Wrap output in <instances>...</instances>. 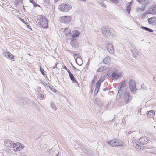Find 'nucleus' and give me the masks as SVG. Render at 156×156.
Listing matches in <instances>:
<instances>
[{
	"instance_id": "nucleus-21",
	"label": "nucleus",
	"mask_w": 156,
	"mask_h": 156,
	"mask_svg": "<svg viewBox=\"0 0 156 156\" xmlns=\"http://www.w3.org/2000/svg\"><path fill=\"white\" fill-rule=\"evenodd\" d=\"M5 143L8 146L10 147H12V146L13 144L12 142L9 140H5Z\"/></svg>"
},
{
	"instance_id": "nucleus-12",
	"label": "nucleus",
	"mask_w": 156,
	"mask_h": 156,
	"mask_svg": "<svg viewBox=\"0 0 156 156\" xmlns=\"http://www.w3.org/2000/svg\"><path fill=\"white\" fill-rule=\"evenodd\" d=\"M107 50L110 54H112L114 52V49L112 44L108 42L107 44Z\"/></svg>"
},
{
	"instance_id": "nucleus-17",
	"label": "nucleus",
	"mask_w": 156,
	"mask_h": 156,
	"mask_svg": "<svg viewBox=\"0 0 156 156\" xmlns=\"http://www.w3.org/2000/svg\"><path fill=\"white\" fill-rule=\"evenodd\" d=\"M3 54L4 55L9 59H11L12 58H14L13 55L10 53L5 52Z\"/></svg>"
},
{
	"instance_id": "nucleus-9",
	"label": "nucleus",
	"mask_w": 156,
	"mask_h": 156,
	"mask_svg": "<svg viewBox=\"0 0 156 156\" xmlns=\"http://www.w3.org/2000/svg\"><path fill=\"white\" fill-rule=\"evenodd\" d=\"M72 19L70 16H65L60 18V22L62 23L68 24L70 22Z\"/></svg>"
},
{
	"instance_id": "nucleus-45",
	"label": "nucleus",
	"mask_w": 156,
	"mask_h": 156,
	"mask_svg": "<svg viewBox=\"0 0 156 156\" xmlns=\"http://www.w3.org/2000/svg\"><path fill=\"white\" fill-rule=\"evenodd\" d=\"M16 145H17V146L18 147H19V146L20 145V142H17L16 143Z\"/></svg>"
},
{
	"instance_id": "nucleus-52",
	"label": "nucleus",
	"mask_w": 156,
	"mask_h": 156,
	"mask_svg": "<svg viewBox=\"0 0 156 156\" xmlns=\"http://www.w3.org/2000/svg\"><path fill=\"white\" fill-rule=\"evenodd\" d=\"M141 87L143 89H144V88L143 87V86L142 85L141 86Z\"/></svg>"
},
{
	"instance_id": "nucleus-44",
	"label": "nucleus",
	"mask_w": 156,
	"mask_h": 156,
	"mask_svg": "<svg viewBox=\"0 0 156 156\" xmlns=\"http://www.w3.org/2000/svg\"><path fill=\"white\" fill-rule=\"evenodd\" d=\"M63 68L64 69H66V70H67V71H68V70H69L67 69V68L65 66H63Z\"/></svg>"
},
{
	"instance_id": "nucleus-2",
	"label": "nucleus",
	"mask_w": 156,
	"mask_h": 156,
	"mask_svg": "<svg viewBox=\"0 0 156 156\" xmlns=\"http://www.w3.org/2000/svg\"><path fill=\"white\" fill-rule=\"evenodd\" d=\"M107 75H108L109 76L117 79L121 76V74L119 72L118 73L115 68H109V72Z\"/></svg>"
},
{
	"instance_id": "nucleus-49",
	"label": "nucleus",
	"mask_w": 156,
	"mask_h": 156,
	"mask_svg": "<svg viewBox=\"0 0 156 156\" xmlns=\"http://www.w3.org/2000/svg\"><path fill=\"white\" fill-rule=\"evenodd\" d=\"M23 23L25 24L26 25H27L28 24L27 22H25V21L24 23Z\"/></svg>"
},
{
	"instance_id": "nucleus-54",
	"label": "nucleus",
	"mask_w": 156,
	"mask_h": 156,
	"mask_svg": "<svg viewBox=\"0 0 156 156\" xmlns=\"http://www.w3.org/2000/svg\"><path fill=\"white\" fill-rule=\"evenodd\" d=\"M139 111H140V112L141 111L140 109V110H139Z\"/></svg>"
},
{
	"instance_id": "nucleus-14",
	"label": "nucleus",
	"mask_w": 156,
	"mask_h": 156,
	"mask_svg": "<svg viewBox=\"0 0 156 156\" xmlns=\"http://www.w3.org/2000/svg\"><path fill=\"white\" fill-rule=\"evenodd\" d=\"M68 73L69 74V78L72 82L73 83H76L78 85V83L75 79L73 75L71 73L69 70H68Z\"/></svg>"
},
{
	"instance_id": "nucleus-29",
	"label": "nucleus",
	"mask_w": 156,
	"mask_h": 156,
	"mask_svg": "<svg viewBox=\"0 0 156 156\" xmlns=\"http://www.w3.org/2000/svg\"><path fill=\"white\" fill-rule=\"evenodd\" d=\"M40 71L41 72L42 74L43 75H45V74L44 73V72H45L44 70L42 68L41 66H40Z\"/></svg>"
},
{
	"instance_id": "nucleus-13",
	"label": "nucleus",
	"mask_w": 156,
	"mask_h": 156,
	"mask_svg": "<svg viewBox=\"0 0 156 156\" xmlns=\"http://www.w3.org/2000/svg\"><path fill=\"white\" fill-rule=\"evenodd\" d=\"M149 23L152 25H155L156 24V17L154 16L147 19Z\"/></svg>"
},
{
	"instance_id": "nucleus-50",
	"label": "nucleus",
	"mask_w": 156,
	"mask_h": 156,
	"mask_svg": "<svg viewBox=\"0 0 156 156\" xmlns=\"http://www.w3.org/2000/svg\"><path fill=\"white\" fill-rule=\"evenodd\" d=\"M93 89H92V88H91V91H92V92H93Z\"/></svg>"
},
{
	"instance_id": "nucleus-19",
	"label": "nucleus",
	"mask_w": 156,
	"mask_h": 156,
	"mask_svg": "<svg viewBox=\"0 0 156 156\" xmlns=\"http://www.w3.org/2000/svg\"><path fill=\"white\" fill-rule=\"evenodd\" d=\"M103 62L106 64H110L111 62V60L109 57H107L104 58Z\"/></svg>"
},
{
	"instance_id": "nucleus-26",
	"label": "nucleus",
	"mask_w": 156,
	"mask_h": 156,
	"mask_svg": "<svg viewBox=\"0 0 156 156\" xmlns=\"http://www.w3.org/2000/svg\"><path fill=\"white\" fill-rule=\"evenodd\" d=\"M100 86L98 85H96V87L94 92V94L95 95H97Z\"/></svg>"
},
{
	"instance_id": "nucleus-24",
	"label": "nucleus",
	"mask_w": 156,
	"mask_h": 156,
	"mask_svg": "<svg viewBox=\"0 0 156 156\" xmlns=\"http://www.w3.org/2000/svg\"><path fill=\"white\" fill-rule=\"evenodd\" d=\"M64 33L66 36H67L68 34L71 33V30L68 27L65 29Z\"/></svg>"
},
{
	"instance_id": "nucleus-15",
	"label": "nucleus",
	"mask_w": 156,
	"mask_h": 156,
	"mask_svg": "<svg viewBox=\"0 0 156 156\" xmlns=\"http://www.w3.org/2000/svg\"><path fill=\"white\" fill-rule=\"evenodd\" d=\"M146 114L148 118H152L155 115V112L154 110H151L147 112Z\"/></svg>"
},
{
	"instance_id": "nucleus-22",
	"label": "nucleus",
	"mask_w": 156,
	"mask_h": 156,
	"mask_svg": "<svg viewBox=\"0 0 156 156\" xmlns=\"http://www.w3.org/2000/svg\"><path fill=\"white\" fill-rule=\"evenodd\" d=\"M109 68H105L104 66H102L101 67H100L98 70L97 71L98 72H103L104 70H106V71H108L109 72Z\"/></svg>"
},
{
	"instance_id": "nucleus-40",
	"label": "nucleus",
	"mask_w": 156,
	"mask_h": 156,
	"mask_svg": "<svg viewBox=\"0 0 156 156\" xmlns=\"http://www.w3.org/2000/svg\"><path fill=\"white\" fill-rule=\"evenodd\" d=\"M30 2L33 4H35V2L34 0H30Z\"/></svg>"
},
{
	"instance_id": "nucleus-30",
	"label": "nucleus",
	"mask_w": 156,
	"mask_h": 156,
	"mask_svg": "<svg viewBox=\"0 0 156 156\" xmlns=\"http://www.w3.org/2000/svg\"><path fill=\"white\" fill-rule=\"evenodd\" d=\"M100 3L101 4V6L103 7H106V5L105 4V3L103 2V1L101 2H100Z\"/></svg>"
},
{
	"instance_id": "nucleus-28",
	"label": "nucleus",
	"mask_w": 156,
	"mask_h": 156,
	"mask_svg": "<svg viewBox=\"0 0 156 156\" xmlns=\"http://www.w3.org/2000/svg\"><path fill=\"white\" fill-rule=\"evenodd\" d=\"M137 10L138 11H142L144 10V7L142 6L141 8H138L137 9Z\"/></svg>"
},
{
	"instance_id": "nucleus-5",
	"label": "nucleus",
	"mask_w": 156,
	"mask_h": 156,
	"mask_svg": "<svg viewBox=\"0 0 156 156\" xmlns=\"http://www.w3.org/2000/svg\"><path fill=\"white\" fill-rule=\"evenodd\" d=\"M149 138L146 136L142 137L139 139L138 140V144L141 146V148L142 150H143L144 148V145L147 144L149 141Z\"/></svg>"
},
{
	"instance_id": "nucleus-48",
	"label": "nucleus",
	"mask_w": 156,
	"mask_h": 156,
	"mask_svg": "<svg viewBox=\"0 0 156 156\" xmlns=\"http://www.w3.org/2000/svg\"><path fill=\"white\" fill-rule=\"evenodd\" d=\"M132 132H131V131H129V132H128V134H130Z\"/></svg>"
},
{
	"instance_id": "nucleus-31",
	"label": "nucleus",
	"mask_w": 156,
	"mask_h": 156,
	"mask_svg": "<svg viewBox=\"0 0 156 156\" xmlns=\"http://www.w3.org/2000/svg\"><path fill=\"white\" fill-rule=\"evenodd\" d=\"M51 107H52V108L54 109H55L56 108V106L53 103H51Z\"/></svg>"
},
{
	"instance_id": "nucleus-43",
	"label": "nucleus",
	"mask_w": 156,
	"mask_h": 156,
	"mask_svg": "<svg viewBox=\"0 0 156 156\" xmlns=\"http://www.w3.org/2000/svg\"><path fill=\"white\" fill-rule=\"evenodd\" d=\"M80 59V60H81V64H79L78 63H77V62L76 61V63H77V64H78L79 66H81V65L83 64V61H82V60L81 59Z\"/></svg>"
},
{
	"instance_id": "nucleus-32",
	"label": "nucleus",
	"mask_w": 156,
	"mask_h": 156,
	"mask_svg": "<svg viewBox=\"0 0 156 156\" xmlns=\"http://www.w3.org/2000/svg\"><path fill=\"white\" fill-rule=\"evenodd\" d=\"M97 79V77L96 76H94V77L93 80L92 82V84H93L95 82V81Z\"/></svg>"
},
{
	"instance_id": "nucleus-18",
	"label": "nucleus",
	"mask_w": 156,
	"mask_h": 156,
	"mask_svg": "<svg viewBox=\"0 0 156 156\" xmlns=\"http://www.w3.org/2000/svg\"><path fill=\"white\" fill-rule=\"evenodd\" d=\"M133 143L134 146L136 149H139V150H142L141 148V146H140V144H138V141L137 142L133 141Z\"/></svg>"
},
{
	"instance_id": "nucleus-39",
	"label": "nucleus",
	"mask_w": 156,
	"mask_h": 156,
	"mask_svg": "<svg viewBox=\"0 0 156 156\" xmlns=\"http://www.w3.org/2000/svg\"><path fill=\"white\" fill-rule=\"evenodd\" d=\"M19 20L20 21H21L22 22H23V23H24L25 21L23 20L21 18L19 17Z\"/></svg>"
},
{
	"instance_id": "nucleus-20",
	"label": "nucleus",
	"mask_w": 156,
	"mask_h": 156,
	"mask_svg": "<svg viewBox=\"0 0 156 156\" xmlns=\"http://www.w3.org/2000/svg\"><path fill=\"white\" fill-rule=\"evenodd\" d=\"M139 3L143 5H146L149 3L148 0H138Z\"/></svg>"
},
{
	"instance_id": "nucleus-41",
	"label": "nucleus",
	"mask_w": 156,
	"mask_h": 156,
	"mask_svg": "<svg viewBox=\"0 0 156 156\" xmlns=\"http://www.w3.org/2000/svg\"><path fill=\"white\" fill-rule=\"evenodd\" d=\"M33 5H34V7L39 6V5L37 4V3H36L35 2V4H34Z\"/></svg>"
},
{
	"instance_id": "nucleus-35",
	"label": "nucleus",
	"mask_w": 156,
	"mask_h": 156,
	"mask_svg": "<svg viewBox=\"0 0 156 156\" xmlns=\"http://www.w3.org/2000/svg\"><path fill=\"white\" fill-rule=\"evenodd\" d=\"M71 64L72 67L76 71H80L78 69L76 68L72 63Z\"/></svg>"
},
{
	"instance_id": "nucleus-46",
	"label": "nucleus",
	"mask_w": 156,
	"mask_h": 156,
	"mask_svg": "<svg viewBox=\"0 0 156 156\" xmlns=\"http://www.w3.org/2000/svg\"><path fill=\"white\" fill-rule=\"evenodd\" d=\"M57 63L56 64L55 66H54V67H53V69H55V68H57Z\"/></svg>"
},
{
	"instance_id": "nucleus-34",
	"label": "nucleus",
	"mask_w": 156,
	"mask_h": 156,
	"mask_svg": "<svg viewBox=\"0 0 156 156\" xmlns=\"http://www.w3.org/2000/svg\"><path fill=\"white\" fill-rule=\"evenodd\" d=\"M39 96L41 98L43 99H44L45 98V97L44 96V95L42 94H40Z\"/></svg>"
},
{
	"instance_id": "nucleus-33",
	"label": "nucleus",
	"mask_w": 156,
	"mask_h": 156,
	"mask_svg": "<svg viewBox=\"0 0 156 156\" xmlns=\"http://www.w3.org/2000/svg\"><path fill=\"white\" fill-rule=\"evenodd\" d=\"M19 147L20 149H23L24 148L25 146L23 144L20 143V145Z\"/></svg>"
},
{
	"instance_id": "nucleus-27",
	"label": "nucleus",
	"mask_w": 156,
	"mask_h": 156,
	"mask_svg": "<svg viewBox=\"0 0 156 156\" xmlns=\"http://www.w3.org/2000/svg\"><path fill=\"white\" fill-rule=\"evenodd\" d=\"M131 2H130L129 4L126 7V11L129 14L130 13V5H131Z\"/></svg>"
},
{
	"instance_id": "nucleus-16",
	"label": "nucleus",
	"mask_w": 156,
	"mask_h": 156,
	"mask_svg": "<svg viewBox=\"0 0 156 156\" xmlns=\"http://www.w3.org/2000/svg\"><path fill=\"white\" fill-rule=\"evenodd\" d=\"M129 93L127 92H125L124 94V97L125 99V101L126 103H127L129 101Z\"/></svg>"
},
{
	"instance_id": "nucleus-53",
	"label": "nucleus",
	"mask_w": 156,
	"mask_h": 156,
	"mask_svg": "<svg viewBox=\"0 0 156 156\" xmlns=\"http://www.w3.org/2000/svg\"><path fill=\"white\" fill-rule=\"evenodd\" d=\"M139 111H140V112L141 111L140 109V110H139Z\"/></svg>"
},
{
	"instance_id": "nucleus-37",
	"label": "nucleus",
	"mask_w": 156,
	"mask_h": 156,
	"mask_svg": "<svg viewBox=\"0 0 156 156\" xmlns=\"http://www.w3.org/2000/svg\"><path fill=\"white\" fill-rule=\"evenodd\" d=\"M13 145H12V147H13V148H15V147H16L17 146V145L16 143H13Z\"/></svg>"
},
{
	"instance_id": "nucleus-11",
	"label": "nucleus",
	"mask_w": 156,
	"mask_h": 156,
	"mask_svg": "<svg viewBox=\"0 0 156 156\" xmlns=\"http://www.w3.org/2000/svg\"><path fill=\"white\" fill-rule=\"evenodd\" d=\"M80 32L77 30L74 31L72 35V38L73 40L71 41L70 43L71 44H73V43L76 41V40H74V38L78 36L80 34Z\"/></svg>"
},
{
	"instance_id": "nucleus-25",
	"label": "nucleus",
	"mask_w": 156,
	"mask_h": 156,
	"mask_svg": "<svg viewBox=\"0 0 156 156\" xmlns=\"http://www.w3.org/2000/svg\"><path fill=\"white\" fill-rule=\"evenodd\" d=\"M141 28L144 30H145L146 31H149V32H152L153 31V30L152 29L146 27L142 26L141 27Z\"/></svg>"
},
{
	"instance_id": "nucleus-47",
	"label": "nucleus",
	"mask_w": 156,
	"mask_h": 156,
	"mask_svg": "<svg viewBox=\"0 0 156 156\" xmlns=\"http://www.w3.org/2000/svg\"><path fill=\"white\" fill-rule=\"evenodd\" d=\"M37 89L39 90H40L41 89V88L40 87H37Z\"/></svg>"
},
{
	"instance_id": "nucleus-38",
	"label": "nucleus",
	"mask_w": 156,
	"mask_h": 156,
	"mask_svg": "<svg viewBox=\"0 0 156 156\" xmlns=\"http://www.w3.org/2000/svg\"><path fill=\"white\" fill-rule=\"evenodd\" d=\"M50 88L51 89V90L54 92H55L56 91V90L54 88L51 87H51H50Z\"/></svg>"
},
{
	"instance_id": "nucleus-4",
	"label": "nucleus",
	"mask_w": 156,
	"mask_h": 156,
	"mask_svg": "<svg viewBox=\"0 0 156 156\" xmlns=\"http://www.w3.org/2000/svg\"><path fill=\"white\" fill-rule=\"evenodd\" d=\"M108 143L110 145L113 147L117 146H122L124 144L121 141L117 140L116 139L112 140L108 142Z\"/></svg>"
},
{
	"instance_id": "nucleus-1",
	"label": "nucleus",
	"mask_w": 156,
	"mask_h": 156,
	"mask_svg": "<svg viewBox=\"0 0 156 156\" xmlns=\"http://www.w3.org/2000/svg\"><path fill=\"white\" fill-rule=\"evenodd\" d=\"M38 24L41 27L47 28L48 26V21L46 17L43 15H38L37 17Z\"/></svg>"
},
{
	"instance_id": "nucleus-36",
	"label": "nucleus",
	"mask_w": 156,
	"mask_h": 156,
	"mask_svg": "<svg viewBox=\"0 0 156 156\" xmlns=\"http://www.w3.org/2000/svg\"><path fill=\"white\" fill-rule=\"evenodd\" d=\"M21 150V149L19 147H18L17 148H16V149H15L14 150L15 151H20Z\"/></svg>"
},
{
	"instance_id": "nucleus-3",
	"label": "nucleus",
	"mask_w": 156,
	"mask_h": 156,
	"mask_svg": "<svg viewBox=\"0 0 156 156\" xmlns=\"http://www.w3.org/2000/svg\"><path fill=\"white\" fill-rule=\"evenodd\" d=\"M101 31L102 34L106 36L110 35L113 36L114 35V30L110 28H106L105 26L102 27Z\"/></svg>"
},
{
	"instance_id": "nucleus-23",
	"label": "nucleus",
	"mask_w": 156,
	"mask_h": 156,
	"mask_svg": "<svg viewBox=\"0 0 156 156\" xmlns=\"http://www.w3.org/2000/svg\"><path fill=\"white\" fill-rule=\"evenodd\" d=\"M104 80V77H101L100 78L98 81L96 83V85H98L100 86L101 83Z\"/></svg>"
},
{
	"instance_id": "nucleus-10",
	"label": "nucleus",
	"mask_w": 156,
	"mask_h": 156,
	"mask_svg": "<svg viewBox=\"0 0 156 156\" xmlns=\"http://www.w3.org/2000/svg\"><path fill=\"white\" fill-rule=\"evenodd\" d=\"M148 13L150 14L155 15L156 14V6L153 5L149 8L147 11Z\"/></svg>"
},
{
	"instance_id": "nucleus-6",
	"label": "nucleus",
	"mask_w": 156,
	"mask_h": 156,
	"mask_svg": "<svg viewBox=\"0 0 156 156\" xmlns=\"http://www.w3.org/2000/svg\"><path fill=\"white\" fill-rule=\"evenodd\" d=\"M129 85L131 93L134 94L136 93V88L135 81L133 79H130L129 81Z\"/></svg>"
},
{
	"instance_id": "nucleus-42",
	"label": "nucleus",
	"mask_w": 156,
	"mask_h": 156,
	"mask_svg": "<svg viewBox=\"0 0 156 156\" xmlns=\"http://www.w3.org/2000/svg\"><path fill=\"white\" fill-rule=\"evenodd\" d=\"M108 88L107 87H106L105 88L103 89V90L104 91H106V90H108Z\"/></svg>"
},
{
	"instance_id": "nucleus-51",
	"label": "nucleus",
	"mask_w": 156,
	"mask_h": 156,
	"mask_svg": "<svg viewBox=\"0 0 156 156\" xmlns=\"http://www.w3.org/2000/svg\"><path fill=\"white\" fill-rule=\"evenodd\" d=\"M78 55V54H75V56H76L77 55Z\"/></svg>"
},
{
	"instance_id": "nucleus-8",
	"label": "nucleus",
	"mask_w": 156,
	"mask_h": 156,
	"mask_svg": "<svg viewBox=\"0 0 156 156\" xmlns=\"http://www.w3.org/2000/svg\"><path fill=\"white\" fill-rule=\"evenodd\" d=\"M126 81H124L123 82L120 83L119 86L117 87L119 90L117 95V97H119V98H120L123 94L124 92L123 91L122 89L125 86L124 83Z\"/></svg>"
},
{
	"instance_id": "nucleus-7",
	"label": "nucleus",
	"mask_w": 156,
	"mask_h": 156,
	"mask_svg": "<svg viewBox=\"0 0 156 156\" xmlns=\"http://www.w3.org/2000/svg\"><path fill=\"white\" fill-rule=\"evenodd\" d=\"M72 8L71 6L68 4L62 3L58 7L60 11L63 12H67Z\"/></svg>"
}]
</instances>
